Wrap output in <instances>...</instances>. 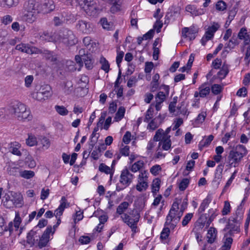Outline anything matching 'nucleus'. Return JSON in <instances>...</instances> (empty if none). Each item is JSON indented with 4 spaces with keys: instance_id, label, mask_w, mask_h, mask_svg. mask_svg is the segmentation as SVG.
Returning a JSON list of instances; mask_svg holds the SVG:
<instances>
[{
    "instance_id": "1",
    "label": "nucleus",
    "mask_w": 250,
    "mask_h": 250,
    "mask_svg": "<svg viewBox=\"0 0 250 250\" xmlns=\"http://www.w3.org/2000/svg\"><path fill=\"white\" fill-rule=\"evenodd\" d=\"M140 215L136 210H132L128 213H124L121 216L123 221L130 228L133 232L132 235L138 232L137 224Z\"/></svg>"
},
{
    "instance_id": "2",
    "label": "nucleus",
    "mask_w": 250,
    "mask_h": 250,
    "mask_svg": "<svg viewBox=\"0 0 250 250\" xmlns=\"http://www.w3.org/2000/svg\"><path fill=\"white\" fill-rule=\"evenodd\" d=\"M56 38L57 43H62L67 46L73 45L77 42L73 32L66 28L60 30L59 33L56 34Z\"/></svg>"
},
{
    "instance_id": "3",
    "label": "nucleus",
    "mask_w": 250,
    "mask_h": 250,
    "mask_svg": "<svg viewBox=\"0 0 250 250\" xmlns=\"http://www.w3.org/2000/svg\"><path fill=\"white\" fill-rule=\"evenodd\" d=\"M10 112L13 114L14 116L19 120H22L24 119H30V111L26 109V107L25 104L20 102H16L12 103V105L10 106Z\"/></svg>"
},
{
    "instance_id": "4",
    "label": "nucleus",
    "mask_w": 250,
    "mask_h": 250,
    "mask_svg": "<svg viewBox=\"0 0 250 250\" xmlns=\"http://www.w3.org/2000/svg\"><path fill=\"white\" fill-rule=\"evenodd\" d=\"M134 175L131 174L127 168L124 169L120 175V184L116 187L117 191H120L128 187L132 182Z\"/></svg>"
},
{
    "instance_id": "5",
    "label": "nucleus",
    "mask_w": 250,
    "mask_h": 250,
    "mask_svg": "<svg viewBox=\"0 0 250 250\" xmlns=\"http://www.w3.org/2000/svg\"><path fill=\"white\" fill-rule=\"evenodd\" d=\"M161 87L165 92L160 91L155 96V104L154 106L156 110L159 111L161 108V104H162L166 99L167 96L169 94V88L168 85H163Z\"/></svg>"
},
{
    "instance_id": "6",
    "label": "nucleus",
    "mask_w": 250,
    "mask_h": 250,
    "mask_svg": "<svg viewBox=\"0 0 250 250\" xmlns=\"http://www.w3.org/2000/svg\"><path fill=\"white\" fill-rule=\"evenodd\" d=\"M15 49L22 53L28 54H38L42 53V50L27 43H20L16 45Z\"/></svg>"
},
{
    "instance_id": "7",
    "label": "nucleus",
    "mask_w": 250,
    "mask_h": 250,
    "mask_svg": "<svg viewBox=\"0 0 250 250\" xmlns=\"http://www.w3.org/2000/svg\"><path fill=\"white\" fill-rule=\"evenodd\" d=\"M172 213V214H170V211H169V213L167 216L165 225L170 226V228L173 229L180 221L183 215V211H173Z\"/></svg>"
},
{
    "instance_id": "8",
    "label": "nucleus",
    "mask_w": 250,
    "mask_h": 250,
    "mask_svg": "<svg viewBox=\"0 0 250 250\" xmlns=\"http://www.w3.org/2000/svg\"><path fill=\"white\" fill-rule=\"evenodd\" d=\"M41 230L38 227H34L31 230L27 235V243L31 245H34L38 242L40 238Z\"/></svg>"
},
{
    "instance_id": "9",
    "label": "nucleus",
    "mask_w": 250,
    "mask_h": 250,
    "mask_svg": "<svg viewBox=\"0 0 250 250\" xmlns=\"http://www.w3.org/2000/svg\"><path fill=\"white\" fill-rule=\"evenodd\" d=\"M40 4L36 0H28L24 2L23 10L26 11L37 12L40 13L39 7Z\"/></svg>"
},
{
    "instance_id": "10",
    "label": "nucleus",
    "mask_w": 250,
    "mask_h": 250,
    "mask_svg": "<svg viewBox=\"0 0 250 250\" xmlns=\"http://www.w3.org/2000/svg\"><path fill=\"white\" fill-rule=\"evenodd\" d=\"M240 224V223H236L233 222L232 221H230L229 219L228 224L223 229V231H227V232L226 234H227L228 235L231 236L235 232H239L240 229L238 225H239Z\"/></svg>"
},
{
    "instance_id": "11",
    "label": "nucleus",
    "mask_w": 250,
    "mask_h": 250,
    "mask_svg": "<svg viewBox=\"0 0 250 250\" xmlns=\"http://www.w3.org/2000/svg\"><path fill=\"white\" fill-rule=\"evenodd\" d=\"M242 159V158L234 150H232L229 152L228 160L230 166L234 167H237Z\"/></svg>"
},
{
    "instance_id": "12",
    "label": "nucleus",
    "mask_w": 250,
    "mask_h": 250,
    "mask_svg": "<svg viewBox=\"0 0 250 250\" xmlns=\"http://www.w3.org/2000/svg\"><path fill=\"white\" fill-rule=\"evenodd\" d=\"M169 11L166 15V18L167 20L173 19L175 20L180 15L181 8L178 6H172L169 9Z\"/></svg>"
},
{
    "instance_id": "13",
    "label": "nucleus",
    "mask_w": 250,
    "mask_h": 250,
    "mask_svg": "<svg viewBox=\"0 0 250 250\" xmlns=\"http://www.w3.org/2000/svg\"><path fill=\"white\" fill-rule=\"evenodd\" d=\"M21 147V144L18 142H11L10 144H8L7 146L8 151L12 154L18 156H21V152L19 150Z\"/></svg>"
},
{
    "instance_id": "14",
    "label": "nucleus",
    "mask_w": 250,
    "mask_h": 250,
    "mask_svg": "<svg viewBox=\"0 0 250 250\" xmlns=\"http://www.w3.org/2000/svg\"><path fill=\"white\" fill-rule=\"evenodd\" d=\"M244 209L241 206H239L235 214L230 217V221L236 223H240L243 217Z\"/></svg>"
},
{
    "instance_id": "15",
    "label": "nucleus",
    "mask_w": 250,
    "mask_h": 250,
    "mask_svg": "<svg viewBox=\"0 0 250 250\" xmlns=\"http://www.w3.org/2000/svg\"><path fill=\"white\" fill-rule=\"evenodd\" d=\"M76 28L83 33L88 34L92 31L90 24L85 21H79L76 25Z\"/></svg>"
},
{
    "instance_id": "16",
    "label": "nucleus",
    "mask_w": 250,
    "mask_h": 250,
    "mask_svg": "<svg viewBox=\"0 0 250 250\" xmlns=\"http://www.w3.org/2000/svg\"><path fill=\"white\" fill-rule=\"evenodd\" d=\"M37 12H31L22 10V18L23 20L29 23H33L37 19Z\"/></svg>"
},
{
    "instance_id": "17",
    "label": "nucleus",
    "mask_w": 250,
    "mask_h": 250,
    "mask_svg": "<svg viewBox=\"0 0 250 250\" xmlns=\"http://www.w3.org/2000/svg\"><path fill=\"white\" fill-rule=\"evenodd\" d=\"M79 3L87 12L96 9V4L93 0H81Z\"/></svg>"
},
{
    "instance_id": "18",
    "label": "nucleus",
    "mask_w": 250,
    "mask_h": 250,
    "mask_svg": "<svg viewBox=\"0 0 250 250\" xmlns=\"http://www.w3.org/2000/svg\"><path fill=\"white\" fill-rule=\"evenodd\" d=\"M222 241L223 245L221 248V250H230L233 241L232 238L229 237L227 234H225Z\"/></svg>"
},
{
    "instance_id": "19",
    "label": "nucleus",
    "mask_w": 250,
    "mask_h": 250,
    "mask_svg": "<svg viewBox=\"0 0 250 250\" xmlns=\"http://www.w3.org/2000/svg\"><path fill=\"white\" fill-rule=\"evenodd\" d=\"M200 97L205 98L208 95L210 91V87L207 83H203L198 88Z\"/></svg>"
},
{
    "instance_id": "20",
    "label": "nucleus",
    "mask_w": 250,
    "mask_h": 250,
    "mask_svg": "<svg viewBox=\"0 0 250 250\" xmlns=\"http://www.w3.org/2000/svg\"><path fill=\"white\" fill-rule=\"evenodd\" d=\"M217 230L214 228H210L208 232L207 237L208 242L210 244L213 243L216 237Z\"/></svg>"
},
{
    "instance_id": "21",
    "label": "nucleus",
    "mask_w": 250,
    "mask_h": 250,
    "mask_svg": "<svg viewBox=\"0 0 250 250\" xmlns=\"http://www.w3.org/2000/svg\"><path fill=\"white\" fill-rule=\"evenodd\" d=\"M187 12L190 13L193 16H199L204 14V12L203 10L197 9V8L192 5H188L186 7Z\"/></svg>"
},
{
    "instance_id": "22",
    "label": "nucleus",
    "mask_w": 250,
    "mask_h": 250,
    "mask_svg": "<svg viewBox=\"0 0 250 250\" xmlns=\"http://www.w3.org/2000/svg\"><path fill=\"white\" fill-rule=\"evenodd\" d=\"M40 38L41 39L42 41L47 42H53L57 43L56 34L54 36H52L51 34L48 32H44L40 36Z\"/></svg>"
},
{
    "instance_id": "23",
    "label": "nucleus",
    "mask_w": 250,
    "mask_h": 250,
    "mask_svg": "<svg viewBox=\"0 0 250 250\" xmlns=\"http://www.w3.org/2000/svg\"><path fill=\"white\" fill-rule=\"evenodd\" d=\"M130 204L128 202H123L121 203L117 207L116 213L119 215H123L124 212L127 209Z\"/></svg>"
},
{
    "instance_id": "24",
    "label": "nucleus",
    "mask_w": 250,
    "mask_h": 250,
    "mask_svg": "<svg viewBox=\"0 0 250 250\" xmlns=\"http://www.w3.org/2000/svg\"><path fill=\"white\" fill-rule=\"evenodd\" d=\"M211 196L208 195L207 197L203 200L202 203L201 204L198 208V212L200 213L203 212L205 209L208 207V205L211 202Z\"/></svg>"
},
{
    "instance_id": "25",
    "label": "nucleus",
    "mask_w": 250,
    "mask_h": 250,
    "mask_svg": "<svg viewBox=\"0 0 250 250\" xmlns=\"http://www.w3.org/2000/svg\"><path fill=\"white\" fill-rule=\"evenodd\" d=\"M220 25L218 23L214 22L213 24L208 27L205 34L212 38L214 33L218 29Z\"/></svg>"
},
{
    "instance_id": "26",
    "label": "nucleus",
    "mask_w": 250,
    "mask_h": 250,
    "mask_svg": "<svg viewBox=\"0 0 250 250\" xmlns=\"http://www.w3.org/2000/svg\"><path fill=\"white\" fill-rule=\"evenodd\" d=\"M51 88L49 85H44L41 87L39 91L46 98H48L51 95Z\"/></svg>"
},
{
    "instance_id": "27",
    "label": "nucleus",
    "mask_w": 250,
    "mask_h": 250,
    "mask_svg": "<svg viewBox=\"0 0 250 250\" xmlns=\"http://www.w3.org/2000/svg\"><path fill=\"white\" fill-rule=\"evenodd\" d=\"M82 59L83 60V62L85 64V67L88 69H92L93 67L94 61L92 59L91 56L88 55L82 56Z\"/></svg>"
},
{
    "instance_id": "28",
    "label": "nucleus",
    "mask_w": 250,
    "mask_h": 250,
    "mask_svg": "<svg viewBox=\"0 0 250 250\" xmlns=\"http://www.w3.org/2000/svg\"><path fill=\"white\" fill-rule=\"evenodd\" d=\"M49 237H48L46 234H42V236L40 235V238L38 241V246L40 248H42L46 246L48 242L49 241Z\"/></svg>"
},
{
    "instance_id": "29",
    "label": "nucleus",
    "mask_w": 250,
    "mask_h": 250,
    "mask_svg": "<svg viewBox=\"0 0 250 250\" xmlns=\"http://www.w3.org/2000/svg\"><path fill=\"white\" fill-rule=\"evenodd\" d=\"M108 1L112 5L111 8L112 11H117L120 10V7L122 3V0H108Z\"/></svg>"
},
{
    "instance_id": "30",
    "label": "nucleus",
    "mask_w": 250,
    "mask_h": 250,
    "mask_svg": "<svg viewBox=\"0 0 250 250\" xmlns=\"http://www.w3.org/2000/svg\"><path fill=\"white\" fill-rule=\"evenodd\" d=\"M241 158L244 157L247 154V150L246 147L241 145L236 146L234 150Z\"/></svg>"
},
{
    "instance_id": "31",
    "label": "nucleus",
    "mask_w": 250,
    "mask_h": 250,
    "mask_svg": "<svg viewBox=\"0 0 250 250\" xmlns=\"http://www.w3.org/2000/svg\"><path fill=\"white\" fill-rule=\"evenodd\" d=\"M171 144L170 138L167 137L165 138H163V140L159 143V146L162 145V148L165 150H167L170 148Z\"/></svg>"
},
{
    "instance_id": "32",
    "label": "nucleus",
    "mask_w": 250,
    "mask_h": 250,
    "mask_svg": "<svg viewBox=\"0 0 250 250\" xmlns=\"http://www.w3.org/2000/svg\"><path fill=\"white\" fill-rule=\"evenodd\" d=\"M144 166V163L143 161H138L133 164L131 167V170L133 172H136L138 171H141Z\"/></svg>"
},
{
    "instance_id": "33",
    "label": "nucleus",
    "mask_w": 250,
    "mask_h": 250,
    "mask_svg": "<svg viewBox=\"0 0 250 250\" xmlns=\"http://www.w3.org/2000/svg\"><path fill=\"white\" fill-rule=\"evenodd\" d=\"M42 54L44 57L47 59L52 62H55L57 61V57L52 52L48 50H42Z\"/></svg>"
},
{
    "instance_id": "34",
    "label": "nucleus",
    "mask_w": 250,
    "mask_h": 250,
    "mask_svg": "<svg viewBox=\"0 0 250 250\" xmlns=\"http://www.w3.org/2000/svg\"><path fill=\"white\" fill-rule=\"evenodd\" d=\"M239 43V42L238 41L237 37L233 35L229 42L227 44L225 48H229L230 49H233L235 46L238 45Z\"/></svg>"
},
{
    "instance_id": "35",
    "label": "nucleus",
    "mask_w": 250,
    "mask_h": 250,
    "mask_svg": "<svg viewBox=\"0 0 250 250\" xmlns=\"http://www.w3.org/2000/svg\"><path fill=\"white\" fill-rule=\"evenodd\" d=\"M19 175L21 177L25 179H29L33 177L35 175V173L32 170H21L19 172Z\"/></svg>"
},
{
    "instance_id": "36",
    "label": "nucleus",
    "mask_w": 250,
    "mask_h": 250,
    "mask_svg": "<svg viewBox=\"0 0 250 250\" xmlns=\"http://www.w3.org/2000/svg\"><path fill=\"white\" fill-rule=\"evenodd\" d=\"M193 34V31H192L191 29L189 30L188 27H184L182 30V36L185 38L189 37L190 40L194 39L195 37H194Z\"/></svg>"
},
{
    "instance_id": "37",
    "label": "nucleus",
    "mask_w": 250,
    "mask_h": 250,
    "mask_svg": "<svg viewBox=\"0 0 250 250\" xmlns=\"http://www.w3.org/2000/svg\"><path fill=\"white\" fill-rule=\"evenodd\" d=\"M148 187L147 181H143V180H138V183L136 185V189L139 191L146 190Z\"/></svg>"
},
{
    "instance_id": "38",
    "label": "nucleus",
    "mask_w": 250,
    "mask_h": 250,
    "mask_svg": "<svg viewBox=\"0 0 250 250\" xmlns=\"http://www.w3.org/2000/svg\"><path fill=\"white\" fill-rule=\"evenodd\" d=\"M153 106H154V104H152L149 108L147 109L144 119L145 122L148 123L149 120L152 118L154 112Z\"/></svg>"
},
{
    "instance_id": "39",
    "label": "nucleus",
    "mask_w": 250,
    "mask_h": 250,
    "mask_svg": "<svg viewBox=\"0 0 250 250\" xmlns=\"http://www.w3.org/2000/svg\"><path fill=\"white\" fill-rule=\"evenodd\" d=\"M125 111V107L123 106H120L117 112L116 113L114 120H115L116 121H120L124 117Z\"/></svg>"
},
{
    "instance_id": "40",
    "label": "nucleus",
    "mask_w": 250,
    "mask_h": 250,
    "mask_svg": "<svg viewBox=\"0 0 250 250\" xmlns=\"http://www.w3.org/2000/svg\"><path fill=\"white\" fill-rule=\"evenodd\" d=\"M223 89V86L218 84H214L210 87L212 93L214 95L220 94Z\"/></svg>"
},
{
    "instance_id": "41",
    "label": "nucleus",
    "mask_w": 250,
    "mask_h": 250,
    "mask_svg": "<svg viewBox=\"0 0 250 250\" xmlns=\"http://www.w3.org/2000/svg\"><path fill=\"white\" fill-rule=\"evenodd\" d=\"M55 108L56 111L61 115L65 116L68 114V110L62 105H56Z\"/></svg>"
},
{
    "instance_id": "42",
    "label": "nucleus",
    "mask_w": 250,
    "mask_h": 250,
    "mask_svg": "<svg viewBox=\"0 0 250 250\" xmlns=\"http://www.w3.org/2000/svg\"><path fill=\"white\" fill-rule=\"evenodd\" d=\"M214 138V136L212 135H209L207 138L205 140H203L199 143V147L202 146V147L208 146L211 141L213 140Z\"/></svg>"
},
{
    "instance_id": "43",
    "label": "nucleus",
    "mask_w": 250,
    "mask_h": 250,
    "mask_svg": "<svg viewBox=\"0 0 250 250\" xmlns=\"http://www.w3.org/2000/svg\"><path fill=\"white\" fill-rule=\"evenodd\" d=\"M53 21L54 24L56 26L62 25L64 22H65V19L63 15L61 16L60 17H55Z\"/></svg>"
},
{
    "instance_id": "44",
    "label": "nucleus",
    "mask_w": 250,
    "mask_h": 250,
    "mask_svg": "<svg viewBox=\"0 0 250 250\" xmlns=\"http://www.w3.org/2000/svg\"><path fill=\"white\" fill-rule=\"evenodd\" d=\"M164 134V131L161 128L159 129L156 132L155 135H154L153 140L156 142L159 141L160 140L162 141L163 140Z\"/></svg>"
},
{
    "instance_id": "45",
    "label": "nucleus",
    "mask_w": 250,
    "mask_h": 250,
    "mask_svg": "<svg viewBox=\"0 0 250 250\" xmlns=\"http://www.w3.org/2000/svg\"><path fill=\"white\" fill-rule=\"evenodd\" d=\"M45 8V12H50L53 10L55 8V5L52 0H48L47 2H45L43 4Z\"/></svg>"
},
{
    "instance_id": "46",
    "label": "nucleus",
    "mask_w": 250,
    "mask_h": 250,
    "mask_svg": "<svg viewBox=\"0 0 250 250\" xmlns=\"http://www.w3.org/2000/svg\"><path fill=\"white\" fill-rule=\"evenodd\" d=\"M26 144L30 146L37 145V141L36 138L31 135H29L28 138L26 140Z\"/></svg>"
},
{
    "instance_id": "47",
    "label": "nucleus",
    "mask_w": 250,
    "mask_h": 250,
    "mask_svg": "<svg viewBox=\"0 0 250 250\" xmlns=\"http://www.w3.org/2000/svg\"><path fill=\"white\" fill-rule=\"evenodd\" d=\"M189 183V180L188 178L183 179L179 185V188L180 190L183 191L186 189Z\"/></svg>"
},
{
    "instance_id": "48",
    "label": "nucleus",
    "mask_w": 250,
    "mask_h": 250,
    "mask_svg": "<svg viewBox=\"0 0 250 250\" xmlns=\"http://www.w3.org/2000/svg\"><path fill=\"white\" fill-rule=\"evenodd\" d=\"M83 42L85 46L89 47V49H90L91 47H92L94 44L95 45H96L95 43L93 42L90 37H84L83 39Z\"/></svg>"
},
{
    "instance_id": "49",
    "label": "nucleus",
    "mask_w": 250,
    "mask_h": 250,
    "mask_svg": "<svg viewBox=\"0 0 250 250\" xmlns=\"http://www.w3.org/2000/svg\"><path fill=\"white\" fill-rule=\"evenodd\" d=\"M102 63L101 69L104 70L106 73L108 72L109 70V64L105 58H103L101 60Z\"/></svg>"
},
{
    "instance_id": "50",
    "label": "nucleus",
    "mask_w": 250,
    "mask_h": 250,
    "mask_svg": "<svg viewBox=\"0 0 250 250\" xmlns=\"http://www.w3.org/2000/svg\"><path fill=\"white\" fill-rule=\"evenodd\" d=\"M230 205L229 201H226L224 202L223 208L222 210V213L223 215H227L230 211Z\"/></svg>"
},
{
    "instance_id": "51",
    "label": "nucleus",
    "mask_w": 250,
    "mask_h": 250,
    "mask_svg": "<svg viewBox=\"0 0 250 250\" xmlns=\"http://www.w3.org/2000/svg\"><path fill=\"white\" fill-rule=\"evenodd\" d=\"M124 56V52L123 51H119L117 49L116 61L119 67L120 66V63L122 61Z\"/></svg>"
},
{
    "instance_id": "52",
    "label": "nucleus",
    "mask_w": 250,
    "mask_h": 250,
    "mask_svg": "<svg viewBox=\"0 0 250 250\" xmlns=\"http://www.w3.org/2000/svg\"><path fill=\"white\" fill-rule=\"evenodd\" d=\"M160 180L159 179H156L153 183L152 186V192L156 193L160 188Z\"/></svg>"
},
{
    "instance_id": "53",
    "label": "nucleus",
    "mask_w": 250,
    "mask_h": 250,
    "mask_svg": "<svg viewBox=\"0 0 250 250\" xmlns=\"http://www.w3.org/2000/svg\"><path fill=\"white\" fill-rule=\"evenodd\" d=\"M170 229L168 227H165L161 232L160 238L162 240H166L169 236Z\"/></svg>"
},
{
    "instance_id": "54",
    "label": "nucleus",
    "mask_w": 250,
    "mask_h": 250,
    "mask_svg": "<svg viewBox=\"0 0 250 250\" xmlns=\"http://www.w3.org/2000/svg\"><path fill=\"white\" fill-rule=\"evenodd\" d=\"M102 26L104 29L110 30L112 27V24L108 22L106 19L103 18L101 21Z\"/></svg>"
},
{
    "instance_id": "55",
    "label": "nucleus",
    "mask_w": 250,
    "mask_h": 250,
    "mask_svg": "<svg viewBox=\"0 0 250 250\" xmlns=\"http://www.w3.org/2000/svg\"><path fill=\"white\" fill-rule=\"evenodd\" d=\"M226 8V3L222 0L218 1L216 4V9L218 11H224Z\"/></svg>"
},
{
    "instance_id": "56",
    "label": "nucleus",
    "mask_w": 250,
    "mask_h": 250,
    "mask_svg": "<svg viewBox=\"0 0 250 250\" xmlns=\"http://www.w3.org/2000/svg\"><path fill=\"white\" fill-rule=\"evenodd\" d=\"M21 222V218L19 214L18 213H17L16 214V216H15V219L14 220V227L16 228V230H17L19 229Z\"/></svg>"
},
{
    "instance_id": "57",
    "label": "nucleus",
    "mask_w": 250,
    "mask_h": 250,
    "mask_svg": "<svg viewBox=\"0 0 250 250\" xmlns=\"http://www.w3.org/2000/svg\"><path fill=\"white\" fill-rule=\"evenodd\" d=\"M99 169L100 171L104 172L106 174L110 173L111 172V169L110 167L103 163L100 165Z\"/></svg>"
},
{
    "instance_id": "58",
    "label": "nucleus",
    "mask_w": 250,
    "mask_h": 250,
    "mask_svg": "<svg viewBox=\"0 0 250 250\" xmlns=\"http://www.w3.org/2000/svg\"><path fill=\"white\" fill-rule=\"evenodd\" d=\"M192 217H193L192 213L187 214L184 217V218L182 220V222L183 226H186V225H187L189 223V222L191 220Z\"/></svg>"
},
{
    "instance_id": "59",
    "label": "nucleus",
    "mask_w": 250,
    "mask_h": 250,
    "mask_svg": "<svg viewBox=\"0 0 250 250\" xmlns=\"http://www.w3.org/2000/svg\"><path fill=\"white\" fill-rule=\"evenodd\" d=\"M41 144L42 145V149L44 150L47 149L50 146V141L48 139L43 137L41 140Z\"/></svg>"
},
{
    "instance_id": "60",
    "label": "nucleus",
    "mask_w": 250,
    "mask_h": 250,
    "mask_svg": "<svg viewBox=\"0 0 250 250\" xmlns=\"http://www.w3.org/2000/svg\"><path fill=\"white\" fill-rule=\"evenodd\" d=\"M60 202L61 203L59 207L63 209V210L65 208H67L69 206V204L67 203V200L64 196H62V197Z\"/></svg>"
},
{
    "instance_id": "61",
    "label": "nucleus",
    "mask_w": 250,
    "mask_h": 250,
    "mask_svg": "<svg viewBox=\"0 0 250 250\" xmlns=\"http://www.w3.org/2000/svg\"><path fill=\"white\" fill-rule=\"evenodd\" d=\"M154 67V64L151 62H146L145 63V72L150 73Z\"/></svg>"
},
{
    "instance_id": "62",
    "label": "nucleus",
    "mask_w": 250,
    "mask_h": 250,
    "mask_svg": "<svg viewBox=\"0 0 250 250\" xmlns=\"http://www.w3.org/2000/svg\"><path fill=\"white\" fill-rule=\"evenodd\" d=\"M156 141H154V140H150L148 143L146 149H147V152L148 154L152 152V150L153 148L156 146Z\"/></svg>"
},
{
    "instance_id": "63",
    "label": "nucleus",
    "mask_w": 250,
    "mask_h": 250,
    "mask_svg": "<svg viewBox=\"0 0 250 250\" xmlns=\"http://www.w3.org/2000/svg\"><path fill=\"white\" fill-rule=\"evenodd\" d=\"M32 97L38 101H42V100H45L46 99L44 95H43L39 91L33 93Z\"/></svg>"
},
{
    "instance_id": "64",
    "label": "nucleus",
    "mask_w": 250,
    "mask_h": 250,
    "mask_svg": "<svg viewBox=\"0 0 250 250\" xmlns=\"http://www.w3.org/2000/svg\"><path fill=\"white\" fill-rule=\"evenodd\" d=\"M206 116V113L202 112L198 115L195 122L198 123H202L205 121Z\"/></svg>"
}]
</instances>
